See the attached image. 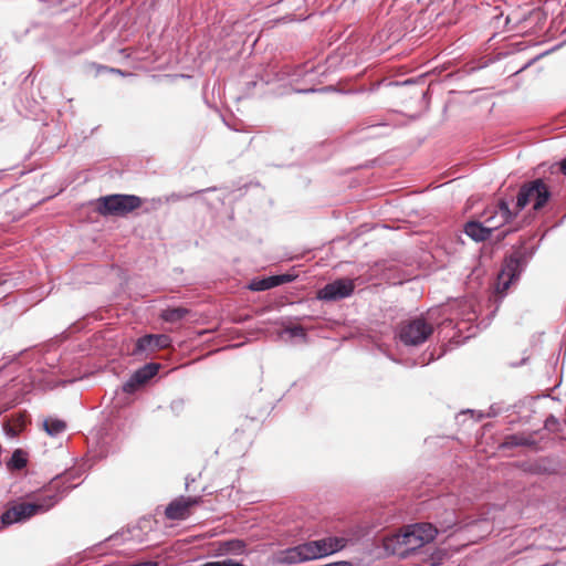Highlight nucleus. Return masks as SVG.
I'll return each instance as SVG.
<instances>
[{"mask_svg":"<svg viewBox=\"0 0 566 566\" xmlns=\"http://www.w3.org/2000/svg\"><path fill=\"white\" fill-rule=\"evenodd\" d=\"M201 502L199 496H180L171 501L165 510V515L169 520L182 521L190 516L191 509Z\"/></svg>","mask_w":566,"mask_h":566,"instance_id":"1a4fd4ad","label":"nucleus"},{"mask_svg":"<svg viewBox=\"0 0 566 566\" xmlns=\"http://www.w3.org/2000/svg\"><path fill=\"white\" fill-rule=\"evenodd\" d=\"M518 261L510 259L497 277L496 290L499 293H505L510 284L518 276Z\"/></svg>","mask_w":566,"mask_h":566,"instance_id":"f8f14e48","label":"nucleus"},{"mask_svg":"<svg viewBox=\"0 0 566 566\" xmlns=\"http://www.w3.org/2000/svg\"><path fill=\"white\" fill-rule=\"evenodd\" d=\"M551 197L549 190L543 180L536 179L521 187L516 208L522 210L527 205L532 203L534 210H541Z\"/></svg>","mask_w":566,"mask_h":566,"instance_id":"20e7f679","label":"nucleus"},{"mask_svg":"<svg viewBox=\"0 0 566 566\" xmlns=\"http://www.w3.org/2000/svg\"><path fill=\"white\" fill-rule=\"evenodd\" d=\"M276 286L275 276H269L261 280H254L250 283L249 287L252 291H265Z\"/></svg>","mask_w":566,"mask_h":566,"instance_id":"dca6fc26","label":"nucleus"},{"mask_svg":"<svg viewBox=\"0 0 566 566\" xmlns=\"http://www.w3.org/2000/svg\"><path fill=\"white\" fill-rule=\"evenodd\" d=\"M4 282H6V279L2 275H0V285L3 284Z\"/></svg>","mask_w":566,"mask_h":566,"instance_id":"b1692460","label":"nucleus"},{"mask_svg":"<svg viewBox=\"0 0 566 566\" xmlns=\"http://www.w3.org/2000/svg\"><path fill=\"white\" fill-rule=\"evenodd\" d=\"M200 566H243V565L233 559H224V560H218V562H208Z\"/></svg>","mask_w":566,"mask_h":566,"instance_id":"a211bd4d","label":"nucleus"},{"mask_svg":"<svg viewBox=\"0 0 566 566\" xmlns=\"http://www.w3.org/2000/svg\"><path fill=\"white\" fill-rule=\"evenodd\" d=\"M170 345V337L167 335H146L136 342L134 354H142L145 352H154L156 349L166 348Z\"/></svg>","mask_w":566,"mask_h":566,"instance_id":"9b49d317","label":"nucleus"},{"mask_svg":"<svg viewBox=\"0 0 566 566\" xmlns=\"http://www.w3.org/2000/svg\"><path fill=\"white\" fill-rule=\"evenodd\" d=\"M54 503L53 502H21L12 506L10 510L2 514V523L10 525L13 523L23 522L33 515L46 512Z\"/></svg>","mask_w":566,"mask_h":566,"instance_id":"39448f33","label":"nucleus"},{"mask_svg":"<svg viewBox=\"0 0 566 566\" xmlns=\"http://www.w3.org/2000/svg\"><path fill=\"white\" fill-rule=\"evenodd\" d=\"M43 429L51 437H56L65 431L66 423L56 418H49L43 421Z\"/></svg>","mask_w":566,"mask_h":566,"instance_id":"4468645a","label":"nucleus"},{"mask_svg":"<svg viewBox=\"0 0 566 566\" xmlns=\"http://www.w3.org/2000/svg\"><path fill=\"white\" fill-rule=\"evenodd\" d=\"M142 205V200L133 195H112L99 198L97 211L103 216H124Z\"/></svg>","mask_w":566,"mask_h":566,"instance_id":"7ed1b4c3","label":"nucleus"},{"mask_svg":"<svg viewBox=\"0 0 566 566\" xmlns=\"http://www.w3.org/2000/svg\"><path fill=\"white\" fill-rule=\"evenodd\" d=\"M188 313L185 307L167 308L163 311L161 318L169 323H177L181 321Z\"/></svg>","mask_w":566,"mask_h":566,"instance_id":"2eb2a0df","label":"nucleus"},{"mask_svg":"<svg viewBox=\"0 0 566 566\" xmlns=\"http://www.w3.org/2000/svg\"><path fill=\"white\" fill-rule=\"evenodd\" d=\"M128 566H158V563L151 562V560H146V562L130 564Z\"/></svg>","mask_w":566,"mask_h":566,"instance_id":"412c9836","label":"nucleus"},{"mask_svg":"<svg viewBox=\"0 0 566 566\" xmlns=\"http://www.w3.org/2000/svg\"><path fill=\"white\" fill-rule=\"evenodd\" d=\"M515 214L516 212H512L509 205L502 200L499 205L485 209L482 217L489 230L493 232L500 227L509 223Z\"/></svg>","mask_w":566,"mask_h":566,"instance_id":"6e6552de","label":"nucleus"},{"mask_svg":"<svg viewBox=\"0 0 566 566\" xmlns=\"http://www.w3.org/2000/svg\"><path fill=\"white\" fill-rule=\"evenodd\" d=\"M355 290L354 281L350 279H338L332 283L326 284L317 292V298L333 302L353 294Z\"/></svg>","mask_w":566,"mask_h":566,"instance_id":"0eeeda50","label":"nucleus"},{"mask_svg":"<svg viewBox=\"0 0 566 566\" xmlns=\"http://www.w3.org/2000/svg\"><path fill=\"white\" fill-rule=\"evenodd\" d=\"M451 526H452V524L441 525V531L446 532V531H447V530H449Z\"/></svg>","mask_w":566,"mask_h":566,"instance_id":"5701e85b","label":"nucleus"},{"mask_svg":"<svg viewBox=\"0 0 566 566\" xmlns=\"http://www.w3.org/2000/svg\"><path fill=\"white\" fill-rule=\"evenodd\" d=\"M432 331V326L423 318H416L401 325L398 335L405 345L418 346L428 339Z\"/></svg>","mask_w":566,"mask_h":566,"instance_id":"423d86ee","label":"nucleus"},{"mask_svg":"<svg viewBox=\"0 0 566 566\" xmlns=\"http://www.w3.org/2000/svg\"><path fill=\"white\" fill-rule=\"evenodd\" d=\"M287 332L290 333V335L292 337H303V336H305V332H304L303 327H301V326H295V327L287 328Z\"/></svg>","mask_w":566,"mask_h":566,"instance_id":"aec40b11","label":"nucleus"},{"mask_svg":"<svg viewBox=\"0 0 566 566\" xmlns=\"http://www.w3.org/2000/svg\"><path fill=\"white\" fill-rule=\"evenodd\" d=\"M274 276H275L276 286L284 284V283L292 282L294 280V276L291 274H281V275H274Z\"/></svg>","mask_w":566,"mask_h":566,"instance_id":"6ab92c4d","label":"nucleus"},{"mask_svg":"<svg viewBox=\"0 0 566 566\" xmlns=\"http://www.w3.org/2000/svg\"><path fill=\"white\" fill-rule=\"evenodd\" d=\"M438 532V527L431 523L408 525L401 533L385 537L384 549L388 554L406 557L409 553L432 542Z\"/></svg>","mask_w":566,"mask_h":566,"instance_id":"f03ea898","label":"nucleus"},{"mask_svg":"<svg viewBox=\"0 0 566 566\" xmlns=\"http://www.w3.org/2000/svg\"><path fill=\"white\" fill-rule=\"evenodd\" d=\"M159 369V365L155 363L146 364L135 371L128 381L123 386L125 392H133L138 386L145 384L153 378Z\"/></svg>","mask_w":566,"mask_h":566,"instance_id":"9d476101","label":"nucleus"},{"mask_svg":"<svg viewBox=\"0 0 566 566\" xmlns=\"http://www.w3.org/2000/svg\"><path fill=\"white\" fill-rule=\"evenodd\" d=\"M464 232L467 235H469L476 242L489 239L492 233L491 230H489V228L484 223V221H469L464 227Z\"/></svg>","mask_w":566,"mask_h":566,"instance_id":"ddd939ff","label":"nucleus"},{"mask_svg":"<svg viewBox=\"0 0 566 566\" xmlns=\"http://www.w3.org/2000/svg\"><path fill=\"white\" fill-rule=\"evenodd\" d=\"M560 169L563 171V174L566 176V159H564L560 164Z\"/></svg>","mask_w":566,"mask_h":566,"instance_id":"4be33fe9","label":"nucleus"},{"mask_svg":"<svg viewBox=\"0 0 566 566\" xmlns=\"http://www.w3.org/2000/svg\"><path fill=\"white\" fill-rule=\"evenodd\" d=\"M347 543V538L338 536L310 541L279 552L274 556V562L285 565L310 562L339 552Z\"/></svg>","mask_w":566,"mask_h":566,"instance_id":"f257e3e1","label":"nucleus"},{"mask_svg":"<svg viewBox=\"0 0 566 566\" xmlns=\"http://www.w3.org/2000/svg\"><path fill=\"white\" fill-rule=\"evenodd\" d=\"M8 465L10 468H12V469H15V470L23 469L27 465L25 453L22 450H20V449L15 450L12 453L11 459H10Z\"/></svg>","mask_w":566,"mask_h":566,"instance_id":"f3484780","label":"nucleus"}]
</instances>
